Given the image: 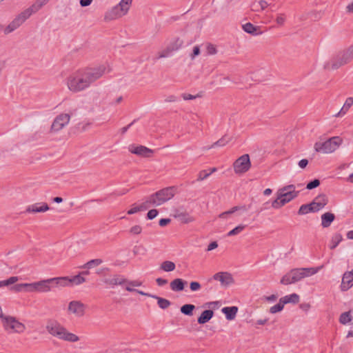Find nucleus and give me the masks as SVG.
<instances>
[{
	"instance_id": "nucleus-1",
	"label": "nucleus",
	"mask_w": 353,
	"mask_h": 353,
	"mask_svg": "<svg viewBox=\"0 0 353 353\" xmlns=\"http://www.w3.org/2000/svg\"><path fill=\"white\" fill-rule=\"evenodd\" d=\"M105 70L106 67L102 65L78 70L68 77L67 86L72 92H81L100 79L105 74Z\"/></svg>"
},
{
	"instance_id": "nucleus-2",
	"label": "nucleus",
	"mask_w": 353,
	"mask_h": 353,
	"mask_svg": "<svg viewBox=\"0 0 353 353\" xmlns=\"http://www.w3.org/2000/svg\"><path fill=\"white\" fill-rule=\"evenodd\" d=\"M320 269L321 267L292 269L281 278L280 283L285 285L295 283L305 277L315 274Z\"/></svg>"
},
{
	"instance_id": "nucleus-3",
	"label": "nucleus",
	"mask_w": 353,
	"mask_h": 353,
	"mask_svg": "<svg viewBox=\"0 0 353 353\" xmlns=\"http://www.w3.org/2000/svg\"><path fill=\"white\" fill-rule=\"evenodd\" d=\"M46 328L50 334L59 339L68 342H77L79 340L78 336L68 332L57 321H48Z\"/></svg>"
},
{
	"instance_id": "nucleus-4",
	"label": "nucleus",
	"mask_w": 353,
	"mask_h": 353,
	"mask_svg": "<svg viewBox=\"0 0 353 353\" xmlns=\"http://www.w3.org/2000/svg\"><path fill=\"white\" fill-rule=\"evenodd\" d=\"M342 140L339 137H333L323 142H316L314 144L315 151L324 154L334 152L341 145Z\"/></svg>"
},
{
	"instance_id": "nucleus-5",
	"label": "nucleus",
	"mask_w": 353,
	"mask_h": 353,
	"mask_svg": "<svg viewBox=\"0 0 353 353\" xmlns=\"http://www.w3.org/2000/svg\"><path fill=\"white\" fill-rule=\"evenodd\" d=\"M176 188L173 186L168 187L152 194L154 205L159 206L171 199L175 194Z\"/></svg>"
},
{
	"instance_id": "nucleus-6",
	"label": "nucleus",
	"mask_w": 353,
	"mask_h": 353,
	"mask_svg": "<svg viewBox=\"0 0 353 353\" xmlns=\"http://www.w3.org/2000/svg\"><path fill=\"white\" fill-rule=\"evenodd\" d=\"M63 281L60 277H54L36 282V292H48L54 288H60Z\"/></svg>"
},
{
	"instance_id": "nucleus-7",
	"label": "nucleus",
	"mask_w": 353,
	"mask_h": 353,
	"mask_svg": "<svg viewBox=\"0 0 353 353\" xmlns=\"http://www.w3.org/2000/svg\"><path fill=\"white\" fill-rule=\"evenodd\" d=\"M251 168V161L250 156L245 154L237 159L233 163L234 171L237 174H241L247 172Z\"/></svg>"
},
{
	"instance_id": "nucleus-8",
	"label": "nucleus",
	"mask_w": 353,
	"mask_h": 353,
	"mask_svg": "<svg viewBox=\"0 0 353 353\" xmlns=\"http://www.w3.org/2000/svg\"><path fill=\"white\" fill-rule=\"evenodd\" d=\"M3 328L6 330H12L17 333L23 332L26 330V326L23 323L18 321V320L11 316H6L2 321Z\"/></svg>"
},
{
	"instance_id": "nucleus-9",
	"label": "nucleus",
	"mask_w": 353,
	"mask_h": 353,
	"mask_svg": "<svg viewBox=\"0 0 353 353\" xmlns=\"http://www.w3.org/2000/svg\"><path fill=\"white\" fill-rule=\"evenodd\" d=\"M295 189V185L290 184L285 185L278 190V193L282 199L281 202L283 203H285V205L298 196L299 191H296Z\"/></svg>"
},
{
	"instance_id": "nucleus-10",
	"label": "nucleus",
	"mask_w": 353,
	"mask_h": 353,
	"mask_svg": "<svg viewBox=\"0 0 353 353\" xmlns=\"http://www.w3.org/2000/svg\"><path fill=\"white\" fill-rule=\"evenodd\" d=\"M183 44V41L181 39L175 38L168 44L165 49L159 52L157 58L161 59L169 57L173 52L180 49Z\"/></svg>"
},
{
	"instance_id": "nucleus-11",
	"label": "nucleus",
	"mask_w": 353,
	"mask_h": 353,
	"mask_svg": "<svg viewBox=\"0 0 353 353\" xmlns=\"http://www.w3.org/2000/svg\"><path fill=\"white\" fill-rule=\"evenodd\" d=\"M29 18V16L24 14V11L21 12L18 14L4 29L5 34H8L19 27H20L26 19Z\"/></svg>"
},
{
	"instance_id": "nucleus-12",
	"label": "nucleus",
	"mask_w": 353,
	"mask_h": 353,
	"mask_svg": "<svg viewBox=\"0 0 353 353\" xmlns=\"http://www.w3.org/2000/svg\"><path fill=\"white\" fill-rule=\"evenodd\" d=\"M70 119L69 114H61L58 115L54 120L51 130L54 132H58L63 129L66 125L68 124Z\"/></svg>"
},
{
	"instance_id": "nucleus-13",
	"label": "nucleus",
	"mask_w": 353,
	"mask_h": 353,
	"mask_svg": "<svg viewBox=\"0 0 353 353\" xmlns=\"http://www.w3.org/2000/svg\"><path fill=\"white\" fill-rule=\"evenodd\" d=\"M85 305L79 301H72L68 304V312L77 317H81L85 314Z\"/></svg>"
},
{
	"instance_id": "nucleus-14",
	"label": "nucleus",
	"mask_w": 353,
	"mask_h": 353,
	"mask_svg": "<svg viewBox=\"0 0 353 353\" xmlns=\"http://www.w3.org/2000/svg\"><path fill=\"white\" fill-rule=\"evenodd\" d=\"M213 278L214 280L220 281L221 284L225 287L234 283L232 275L227 272L216 273L213 276Z\"/></svg>"
},
{
	"instance_id": "nucleus-15",
	"label": "nucleus",
	"mask_w": 353,
	"mask_h": 353,
	"mask_svg": "<svg viewBox=\"0 0 353 353\" xmlns=\"http://www.w3.org/2000/svg\"><path fill=\"white\" fill-rule=\"evenodd\" d=\"M60 279L63 280V285H61V287L72 286L73 285H77L85 282L86 281L85 278L81 276L79 274L71 278L69 276H61Z\"/></svg>"
},
{
	"instance_id": "nucleus-16",
	"label": "nucleus",
	"mask_w": 353,
	"mask_h": 353,
	"mask_svg": "<svg viewBox=\"0 0 353 353\" xmlns=\"http://www.w3.org/2000/svg\"><path fill=\"white\" fill-rule=\"evenodd\" d=\"M129 150L132 154L143 157H149L150 154L153 153V151L151 149L143 145L135 146L134 145H131L129 148Z\"/></svg>"
},
{
	"instance_id": "nucleus-17",
	"label": "nucleus",
	"mask_w": 353,
	"mask_h": 353,
	"mask_svg": "<svg viewBox=\"0 0 353 353\" xmlns=\"http://www.w3.org/2000/svg\"><path fill=\"white\" fill-rule=\"evenodd\" d=\"M353 286V269L351 271L345 272L342 277L341 290L347 291Z\"/></svg>"
},
{
	"instance_id": "nucleus-18",
	"label": "nucleus",
	"mask_w": 353,
	"mask_h": 353,
	"mask_svg": "<svg viewBox=\"0 0 353 353\" xmlns=\"http://www.w3.org/2000/svg\"><path fill=\"white\" fill-rule=\"evenodd\" d=\"M103 283L107 285L114 287L115 285H122L125 284L127 279L119 274H114L112 278H104Z\"/></svg>"
},
{
	"instance_id": "nucleus-19",
	"label": "nucleus",
	"mask_w": 353,
	"mask_h": 353,
	"mask_svg": "<svg viewBox=\"0 0 353 353\" xmlns=\"http://www.w3.org/2000/svg\"><path fill=\"white\" fill-rule=\"evenodd\" d=\"M120 8L121 7L118 4L113 7L110 11L106 12V14H105V20L110 21L121 17L123 15H125L127 12L120 10Z\"/></svg>"
},
{
	"instance_id": "nucleus-20",
	"label": "nucleus",
	"mask_w": 353,
	"mask_h": 353,
	"mask_svg": "<svg viewBox=\"0 0 353 353\" xmlns=\"http://www.w3.org/2000/svg\"><path fill=\"white\" fill-rule=\"evenodd\" d=\"M327 202L328 200L325 194H319L315 197L311 204L315 212H318L324 208V206L327 205Z\"/></svg>"
},
{
	"instance_id": "nucleus-21",
	"label": "nucleus",
	"mask_w": 353,
	"mask_h": 353,
	"mask_svg": "<svg viewBox=\"0 0 353 353\" xmlns=\"http://www.w3.org/2000/svg\"><path fill=\"white\" fill-rule=\"evenodd\" d=\"M174 216L183 223H189L194 221V218L190 216L187 212L176 209L174 211Z\"/></svg>"
},
{
	"instance_id": "nucleus-22",
	"label": "nucleus",
	"mask_w": 353,
	"mask_h": 353,
	"mask_svg": "<svg viewBox=\"0 0 353 353\" xmlns=\"http://www.w3.org/2000/svg\"><path fill=\"white\" fill-rule=\"evenodd\" d=\"M341 57L339 54L336 57L333 58L330 62L327 63L324 68L326 70H336L341 66L345 65V63H342Z\"/></svg>"
},
{
	"instance_id": "nucleus-23",
	"label": "nucleus",
	"mask_w": 353,
	"mask_h": 353,
	"mask_svg": "<svg viewBox=\"0 0 353 353\" xmlns=\"http://www.w3.org/2000/svg\"><path fill=\"white\" fill-rule=\"evenodd\" d=\"M341 57L339 54L336 57L333 58L330 62L327 63L324 68L326 70H336L341 66L345 65V63H342Z\"/></svg>"
},
{
	"instance_id": "nucleus-24",
	"label": "nucleus",
	"mask_w": 353,
	"mask_h": 353,
	"mask_svg": "<svg viewBox=\"0 0 353 353\" xmlns=\"http://www.w3.org/2000/svg\"><path fill=\"white\" fill-rule=\"evenodd\" d=\"M39 203H35L33 205H28L25 212L26 213H37V212H44L49 210V206L46 203H42L40 207H38L37 205Z\"/></svg>"
},
{
	"instance_id": "nucleus-25",
	"label": "nucleus",
	"mask_w": 353,
	"mask_h": 353,
	"mask_svg": "<svg viewBox=\"0 0 353 353\" xmlns=\"http://www.w3.org/2000/svg\"><path fill=\"white\" fill-rule=\"evenodd\" d=\"M48 0H38L30 8L24 10V14L29 16V17L33 14L39 10L43 6L47 3Z\"/></svg>"
},
{
	"instance_id": "nucleus-26",
	"label": "nucleus",
	"mask_w": 353,
	"mask_h": 353,
	"mask_svg": "<svg viewBox=\"0 0 353 353\" xmlns=\"http://www.w3.org/2000/svg\"><path fill=\"white\" fill-rule=\"evenodd\" d=\"M187 282L182 279H175L170 283V288L174 292H181L184 290Z\"/></svg>"
},
{
	"instance_id": "nucleus-27",
	"label": "nucleus",
	"mask_w": 353,
	"mask_h": 353,
	"mask_svg": "<svg viewBox=\"0 0 353 353\" xmlns=\"http://www.w3.org/2000/svg\"><path fill=\"white\" fill-rule=\"evenodd\" d=\"M221 312L225 315L226 319L231 321L235 319L238 312L236 306L223 307Z\"/></svg>"
},
{
	"instance_id": "nucleus-28",
	"label": "nucleus",
	"mask_w": 353,
	"mask_h": 353,
	"mask_svg": "<svg viewBox=\"0 0 353 353\" xmlns=\"http://www.w3.org/2000/svg\"><path fill=\"white\" fill-rule=\"evenodd\" d=\"M214 316V312L212 310H204L197 319L199 324H205L208 322Z\"/></svg>"
},
{
	"instance_id": "nucleus-29",
	"label": "nucleus",
	"mask_w": 353,
	"mask_h": 353,
	"mask_svg": "<svg viewBox=\"0 0 353 353\" xmlns=\"http://www.w3.org/2000/svg\"><path fill=\"white\" fill-rule=\"evenodd\" d=\"M335 219V215L331 212H325L321 215V225L328 228Z\"/></svg>"
},
{
	"instance_id": "nucleus-30",
	"label": "nucleus",
	"mask_w": 353,
	"mask_h": 353,
	"mask_svg": "<svg viewBox=\"0 0 353 353\" xmlns=\"http://www.w3.org/2000/svg\"><path fill=\"white\" fill-rule=\"evenodd\" d=\"M339 54L341 57L340 59H341L342 63H345V64L349 63L353 58V46L339 53Z\"/></svg>"
},
{
	"instance_id": "nucleus-31",
	"label": "nucleus",
	"mask_w": 353,
	"mask_h": 353,
	"mask_svg": "<svg viewBox=\"0 0 353 353\" xmlns=\"http://www.w3.org/2000/svg\"><path fill=\"white\" fill-rule=\"evenodd\" d=\"M281 301L283 302V305L287 303H297L299 301V296L296 294L293 293L290 295L285 296L282 298H281Z\"/></svg>"
},
{
	"instance_id": "nucleus-32",
	"label": "nucleus",
	"mask_w": 353,
	"mask_h": 353,
	"mask_svg": "<svg viewBox=\"0 0 353 353\" xmlns=\"http://www.w3.org/2000/svg\"><path fill=\"white\" fill-rule=\"evenodd\" d=\"M151 298L157 299L159 307L163 310L167 309L171 305V302L169 300L157 296V295L151 296Z\"/></svg>"
},
{
	"instance_id": "nucleus-33",
	"label": "nucleus",
	"mask_w": 353,
	"mask_h": 353,
	"mask_svg": "<svg viewBox=\"0 0 353 353\" xmlns=\"http://www.w3.org/2000/svg\"><path fill=\"white\" fill-rule=\"evenodd\" d=\"M243 29L247 33L251 34L252 35H258L261 32L259 31L257 27L254 26L251 23H247L243 25Z\"/></svg>"
},
{
	"instance_id": "nucleus-34",
	"label": "nucleus",
	"mask_w": 353,
	"mask_h": 353,
	"mask_svg": "<svg viewBox=\"0 0 353 353\" xmlns=\"http://www.w3.org/2000/svg\"><path fill=\"white\" fill-rule=\"evenodd\" d=\"M194 309L195 305L192 304H185L181 307L180 310L181 312L184 315L192 316Z\"/></svg>"
},
{
	"instance_id": "nucleus-35",
	"label": "nucleus",
	"mask_w": 353,
	"mask_h": 353,
	"mask_svg": "<svg viewBox=\"0 0 353 353\" xmlns=\"http://www.w3.org/2000/svg\"><path fill=\"white\" fill-rule=\"evenodd\" d=\"M160 268L165 272H172L175 270V263L170 261H165L161 264Z\"/></svg>"
},
{
	"instance_id": "nucleus-36",
	"label": "nucleus",
	"mask_w": 353,
	"mask_h": 353,
	"mask_svg": "<svg viewBox=\"0 0 353 353\" xmlns=\"http://www.w3.org/2000/svg\"><path fill=\"white\" fill-rule=\"evenodd\" d=\"M353 105V97H349L346 99L341 110L335 115L336 117L344 114L346 111Z\"/></svg>"
},
{
	"instance_id": "nucleus-37",
	"label": "nucleus",
	"mask_w": 353,
	"mask_h": 353,
	"mask_svg": "<svg viewBox=\"0 0 353 353\" xmlns=\"http://www.w3.org/2000/svg\"><path fill=\"white\" fill-rule=\"evenodd\" d=\"M102 263H103V260L101 259H92V260L88 261L86 263H85L82 266V268H87V269H91L94 267L101 265Z\"/></svg>"
},
{
	"instance_id": "nucleus-38",
	"label": "nucleus",
	"mask_w": 353,
	"mask_h": 353,
	"mask_svg": "<svg viewBox=\"0 0 353 353\" xmlns=\"http://www.w3.org/2000/svg\"><path fill=\"white\" fill-rule=\"evenodd\" d=\"M342 239H343V237H342L341 234H338V233L334 234L333 236L332 237L330 248L331 250H334V248H336V246L339 244V243L342 241Z\"/></svg>"
},
{
	"instance_id": "nucleus-39",
	"label": "nucleus",
	"mask_w": 353,
	"mask_h": 353,
	"mask_svg": "<svg viewBox=\"0 0 353 353\" xmlns=\"http://www.w3.org/2000/svg\"><path fill=\"white\" fill-rule=\"evenodd\" d=\"M310 212H315V210L312 206L311 203L310 204L302 205L298 211V214L302 215L307 214Z\"/></svg>"
},
{
	"instance_id": "nucleus-40",
	"label": "nucleus",
	"mask_w": 353,
	"mask_h": 353,
	"mask_svg": "<svg viewBox=\"0 0 353 353\" xmlns=\"http://www.w3.org/2000/svg\"><path fill=\"white\" fill-rule=\"evenodd\" d=\"M231 140L230 138L228 137L226 135L222 137L217 141L214 142L208 149L214 148L215 146H224Z\"/></svg>"
},
{
	"instance_id": "nucleus-41",
	"label": "nucleus",
	"mask_w": 353,
	"mask_h": 353,
	"mask_svg": "<svg viewBox=\"0 0 353 353\" xmlns=\"http://www.w3.org/2000/svg\"><path fill=\"white\" fill-rule=\"evenodd\" d=\"M352 321V316L350 312H345L341 314L339 317V322L341 324L345 325Z\"/></svg>"
},
{
	"instance_id": "nucleus-42",
	"label": "nucleus",
	"mask_w": 353,
	"mask_h": 353,
	"mask_svg": "<svg viewBox=\"0 0 353 353\" xmlns=\"http://www.w3.org/2000/svg\"><path fill=\"white\" fill-rule=\"evenodd\" d=\"M132 2V0H121L119 3V6L121 7L120 10H123L128 13Z\"/></svg>"
},
{
	"instance_id": "nucleus-43",
	"label": "nucleus",
	"mask_w": 353,
	"mask_h": 353,
	"mask_svg": "<svg viewBox=\"0 0 353 353\" xmlns=\"http://www.w3.org/2000/svg\"><path fill=\"white\" fill-rule=\"evenodd\" d=\"M245 227H246V225H242V224L239 225L238 226H236V228H234V229L230 230L228 233L227 236H234V235L239 234L245 228Z\"/></svg>"
},
{
	"instance_id": "nucleus-44",
	"label": "nucleus",
	"mask_w": 353,
	"mask_h": 353,
	"mask_svg": "<svg viewBox=\"0 0 353 353\" xmlns=\"http://www.w3.org/2000/svg\"><path fill=\"white\" fill-rule=\"evenodd\" d=\"M259 6L260 7L261 10H264L265 8H267L268 6V3L265 0H261L257 4L254 3L252 6V10H255V11H258L259 10V9H258Z\"/></svg>"
},
{
	"instance_id": "nucleus-45",
	"label": "nucleus",
	"mask_w": 353,
	"mask_h": 353,
	"mask_svg": "<svg viewBox=\"0 0 353 353\" xmlns=\"http://www.w3.org/2000/svg\"><path fill=\"white\" fill-rule=\"evenodd\" d=\"M282 199L280 197L279 194L277 192V197L272 202V207L274 209H279L282 206L285 205V203L281 202Z\"/></svg>"
},
{
	"instance_id": "nucleus-46",
	"label": "nucleus",
	"mask_w": 353,
	"mask_h": 353,
	"mask_svg": "<svg viewBox=\"0 0 353 353\" xmlns=\"http://www.w3.org/2000/svg\"><path fill=\"white\" fill-rule=\"evenodd\" d=\"M283 307H284V305L280 299L279 302L277 304H276L274 306L270 307V312L272 314H275L278 312L281 311L283 309Z\"/></svg>"
},
{
	"instance_id": "nucleus-47",
	"label": "nucleus",
	"mask_w": 353,
	"mask_h": 353,
	"mask_svg": "<svg viewBox=\"0 0 353 353\" xmlns=\"http://www.w3.org/2000/svg\"><path fill=\"white\" fill-rule=\"evenodd\" d=\"M18 281H19V277L18 276H11V277H10L9 279H8L6 280L2 281V282H3V288L11 285L15 283Z\"/></svg>"
},
{
	"instance_id": "nucleus-48",
	"label": "nucleus",
	"mask_w": 353,
	"mask_h": 353,
	"mask_svg": "<svg viewBox=\"0 0 353 353\" xmlns=\"http://www.w3.org/2000/svg\"><path fill=\"white\" fill-rule=\"evenodd\" d=\"M125 290L128 292H137L141 295H143V296H148V297H151V296H153V294H149V293H146V292H144L143 291H141V290H137L135 288H132L130 286H126L125 287Z\"/></svg>"
},
{
	"instance_id": "nucleus-49",
	"label": "nucleus",
	"mask_w": 353,
	"mask_h": 353,
	"mask_svg": "<svg viewBox=\"0 0 353 353\" xmlns=\"http://www.w3.org/2000/svg\"><path fill=\"white\" fill-rule=\"evenodd\" d=\"M320 185V181L319 179H314L313 181H310L307 185L306 188L308 190H312L314 188H317Z\"/></svg>"
},
{
	"instance_id": "nucleus-50",
	"label": "nucleus",
	"mask_w": 353,
	"mask_h": 353,
	"mask_svg": "<svg viewBox=\"0 0 353 353\" xmlns=\"http://www.w3.org/2000/svg\"><path fill=\"white\" fill-rule=\"evenodd\" d=\"M26 292H36V282L32 283H23Z\"/></svg>"
},
{
	"instance_id": "nucleus-51",
	"label": "nucleus",
	"mask_w": 353,
	"mask_h": 353,
	"mask_svg": "<svg viewBox=\"0 0 353 353\" xmlns=\"http://www.w3.org/2000/svg\"><path fill=\"white\" fill-rule=\"evenodd\" d=\"M145 252V248L142 245H139V246L136 245L133 248V253L134 255L144 254Z\"/></svg>"
},
{
	"instance_id": "nucleus-52",
	"label": "nucleus",
	"mask_w": 353,
	"mask_h": 353,
	"mask_svg": "<svg viewBox=\"0 0 353 353\" xmlns=\"http://www.w3.org/2000/svg\"><path fill=\"white\" fill-rule=\"evenodd\" d=\"M142 232V227L139 225H134V226H132L130 229V233L132 234H141Z\"/></svg>"
},
{
	"instance_id": "nucleus-53",
	"label": "nucleus",
	"mask_w": 353,
	"mask_h": 353,
	"mask_svg": "<svg viewBox=\"0 0 353 353\" xmlns=\"http://www.w3.org/2000/svg\"><path fill=\"white\" fill-rule=\"evenodd\" d=\"M190 288L191 291L196 292V291H199L201 288V285L197 281H192L190 283Z\"/></svg>"
},
{
	"instance_id": "nucleus-54",
	"label": "nucleus",
	"mask_w": 353,
	"mask_h": 353,
	"mask_svg": "<svg viewBox=\"0 0 353 353\" xmlns=\"http://www.w3.org/2000/svg\"><path fill=\"white\" fill-rule=\"evenodd\" d=\"M10 290L15 292H19L22 291H25V288L23 283L16 284L10 288Z\"/></svg>"
},
{
	"instance_id": "nucleus-55",
	"label": "nucleus",
	"mask_w": 353,
	"mask_h": 353,
	"mask_svg": "<svg viewBox=\"0 0 353 353\" xmlns=\"http://www.w3.org/2000/svg\"><path fill=\"white\" fill-rule=\"evenodd\" d=\"M219 306V301H212V302H208V303H205L203 307H212V308H218Z\"/></svg>"
},
{
	"instance_id": "nucleus-56",
	"label": "nucleus",
	"mask_w": 353,
	"mask_h": 353,
	"mask_svg": "<svg viewBox=\"0 0 353 353\" xmlns=\"http://www.w3.org/2000/svg\"><path fill=\"white\" fill-rule=\"evenodd\" d=\"M158 213H159V212L156 209L150 210L147 213V218L150 220H152L157 216Z\"/></svg>"
},
{
	"instance_id": "nucleus-57",
	"label": "nucleus",
	"mask_w": 353,
	"mask_h": 353,
	"mask_svg": "<svg viewBox=\"0 0 353 353\" xmlns=\"http://www.w3.org/2000/svg\"><path fill=\"white\" fill-rule=\"evenodd\" d=\"M211 174V172H207L206 170H202L199 172L198 176V181H203L208 178Z\"/></svg>"
},
{
	"instance_id": "nucleus-58",
	"label": "nucleus",
	"mask_w": 353,
	"mask_h": 353,
	"mask_svg": "<svg viewBox=\"0 0 353 353\" xmlns=\"http://www.w3.org/2000/svg\"><path fill=\"white\" fill-rule=\"evenodd\" d=\"M276 23L280 25V26H283L285 23V14H280L277 16L276 17Z\"/></svg>"
},
{
	"instance_id": "nucleus-59",
	"label": "nucleus",
	"mask_w": 353,
	"mask_h": 353,
	"mask_svg": "<svg viewBox=\"0 0 353 353\" xmlns=\"http://www.w3.org/2000/svg\"><path fill=\"white\" fill-rule=\"evenodd\" d=\"M125 284H128L127 286H133V287H139V286H141L142 283L141 281H128L127 279V282L125 283Z\"/></svg>"
},
{
	"instance_id": "nucleus-60",
	"label": "nucleus",
	"mask_w": 353,
	"mask_h": 353,
	"mask_svg": "<svg viewBox=\"0 0 353 353\" xmlns=\"http://www.w3.org/2000/svg\"><path fill=\"white\" fill-rule=\"evenodd\" d=\"M207 52L209 54H215L217 51L214 45L209 44L207 47Z\"/></svg>"
},
{
	"instance_id": "nucleus-61",
	"label": "nucleus",
	"mask_w": 353,
	"mask_h": 353,
	"mask_svg": "<svg viewBox=\"0 0 353 353\" xmlns=\"http://www.w3.org/2000/svg\"><path fill=\"white\" fill-rule=\"evenodd\" d=\"M199 96L197 94V95H192V94H182V97L184 100H192V99H196L197 97H199Z\"/></svg>"
},
{
	"instance_id": "nucleus-62",
	"label": "nucleus",
	"mask_w": 353,
	"mask_h": 353,
	"mask_svg": "<svg viewBox=\"0 0 353 353\" xmlns=\"http://www.w3.org/2000/svg\"><path fill=\"white\" fill-rule=\"evenodd\" d=\"M164 101L166 103L176 102L178 101V98L175 95H169L165 99Z\"/></svg>"
},
{
	"instance_id": "nucleus-63",
	"label": "nucleus",
	"mask_w": 353,
	"mask_h": 353,
	"mask_svg": "<svg viewBox=\"0 0 353 353\" xmlns=\"http://www.w3.org/2000/svg\"><path fill=\"white\" fill-rule=\"evenodd\" d=\"M153 196L151 194L150 196L147 198L145 202L143 203L145 205V206H148V209L151 206L154 205L153 201H152Z\"/></svg>"
},
{
	"instance_id": "nucleus-64",
	"label": "nucleus",
	"mask_w": 353,
	"mask_h": 353,
	"mask_svg": "<svg viewBox=\"0 0 353 353\" xmlns=\"http://www.w3.org/2000/svg\"><path fill=\"white\" fill-rule=\"evenodd\" d=\"M308 164V160L306 159H301V161H299V166L302 168V169H304L306 168V166Z\"/></svg>"
}]
</instances>
